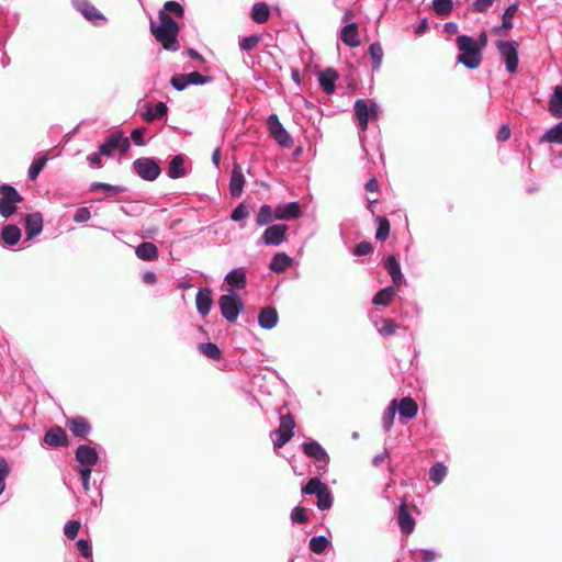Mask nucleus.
<instances>
[{
  "label": "nucleus",
  "instance_id": "58836bf2",
  "mask_svg": "<svg viewBox=\"0 0 562 562\" xmlns=\"http://www.w3.org/2000/svg\"><path fill=\"white\" fill-rule=\"evenodd\" d=\"M374 327L376 331L382 336H392L398 328L396 323L389 318H379L374 321Z\"/></svg>",
  "mask_w": 562,
  "mask_h": 562
},
{
  "label": "nucleus",
  "instance_id": "79ce46f5",
  "mask_svg": "<svg viewBox=\"0 0 562 562\" xmlns=\"http://www.w3.org/2000/svg\"><path fill=\"white\" fill-rule=\"evenodd\" d=\"M317 503H316V506L319 510H328L333 507V504H334V496H333V493L330 491V488L328 487V485L326 487H324L317 495Z\"/></svg>",
  "mask_w": 562,
  "mask_h": 562
},
{
  "label": "nucleus",
  "instance_id": "c85d7f7f",
  "mask_svg": "<svg viewBox=\"0 0 562 562\" xmlns=\"http://www.w3.org/2000/svg\"><path fill=\"white\" fill-rule=\"evenodd\" d=\"M548 110L555 119H562V86L553 88L548 102Z\"/></svg>",
  "mask_w": 562,
  "mask_h": 562
},
{
  "label": "nucleus",
  "instance_id": "f257e3e1",
  "mask_svg": "<svg viewBox=\"0 0 562 562\" xmlns=\"http://www.w3.org/2000/svg\"><path fill=\"white\" fill-rule=\"evenodd\" d=\"M158 19L159 24H156V22L150 19V33L165 49L177 52L180 48L178 41L180 27L178 23L170 14L164 12V10H159Z\"/></svg>",
  "mask_w": 562,
  "mask_h": 562
},
{
  "label": "nucleus",
  "instance_id": "aec40b11",
  "mask_svg": "<svg viewBox=\"0 0 562 562\" xmlns=\"http://www.w3.org/2000/svg\"><path fill=\"white\" fill-rule=\"evenodd\" d=\"M383 267L390 274L394 285H402L405 282L404 274L401 269V265L394 255H389L383 260Z\"/></svg>",
  "mask_w": 562,
  "mask_h": 562
},
{
  "label": "nucleus",
  "instance_id": "4468645a",
  "mask_svg": "<svg viewBox=\"0 0 562 562\" xmlns=\"http://www.w3.org/2000/svg\"><path fill=\"white\" fill-rule=\"evenodd\" d=\"M301 215V205L296 201H291L274 207V220L278 221H292L299 218Z\"/></svg>",
  "mask_w": 562,
  "mask_h": 562
},
{
  "label": "nucleus",
  "instance_id": "0e129e2a",
  "mask_svg": "<svg viewBox=\"0 0 562 562\" xmlns=\"http://www.w3.org/2000/svg\"><path fill=\"white\" fill-rule=\"evenodd\" d=\"M495 0H475L472 4V11L476 13H486Z\"/></svg>",
  "mask_w": 562,
  "mask_h": 562
},
{
  "label": "nucleus",
  "instance_id": "774afa93",
  "mask_svg": "<svg viewBox=\"0 0 562 562\" xmlns=\"http://www.w3.org/2000/svg\"><path fill=\"white\" fill-rule=\"evenodd\" d=\"M419 553L423 562H434L440 558V553L432 549H420Z\"/></svg>",
  "mask_w": 562,
  "mask_h": 562
},
{
  "label": "nucleus",
  "instance_id": "5701e85b",
  "mask_svg": "<svg viewBox=\"0 0 562 562\" xmlns=\"http://www.w3.org/2000/svg\"><path fill=\"white\" fill-rule=\"evenodd\" d=\"M339 37L344 44L350 48L358 47L360 45V38L358 33V24L356 22L348 23L340 29Z\"/></svg>",
  "mask_w": 562,
  "mask_h": 562
},
{
  "label": "nucleus",
  "instance_id": "9d476101",
  "mask_svg": "<svg viewBox=\"0 0 562 562\" xmlns=\"http://www.w3.org/2000/svg\"><path fill=\"white\" fill-rule=\"evenodd\" d=\"M267 126L274 140L281 147L290 148L292 146L293 139L276 113H272L268 116Z\"/></svg>",
  "mask_w": 562,
  "mask_h": 562
},
{
  "label": "nucleus",
  "instance_id": "a18cd8bd",
  "mask_svg": "<svg viewBox=\"0 0 562 562\" xmlns=\"http://www.w3.org/2000/svg\"><path fill=\"white\" fill-rule=\"evenodd\" d=\"M198 349L200 352H202L204 356L212 360H220L222 359V351L220 347L214 342H202L199 344Z\"/></svg>",
  "mask_w": 562,
  "mask_h": 562
},
{
  "label": "nucleus",
  "instance_id": "c03bdc74",
  "mask_svg": "<svg viewBox=\"0 0 562 562\" xmlns=\"http://www.w3.org/2000/svg\"><path fill=\"white\" fill-rule=\"evenodd\" d=\"M376 231H375V239L379 241H384L391 231V224L390 221L385 216H376Z\"/></svg>",
  "mask_w": 562,
  "mask_h": 562
},
{
  "label": "nucleus",
  "instance_id": "39448f33",
  "mask_svg": "<svg viewBox=\"0 0 562 562\" xmlns=\"http://www.w3.org/2000/svg\"><path fill=\"white\" fill-rule=\"evenodd\" d=\"M132 170L142 180L153 182L161 173V167L153 157H140L132 162Z\"/></svg>",
  "mask_w": 562,
  "mask_h": 562
},
{
  "label": "nucleus",
  "instance_id": "49530a36",
  "mask_svg": "<svg viewBox=\"0 0 562 562\" xmlns=\"http://www.w3.org/2000/svg\"><path fill=\"white\" fill-rule=\"evenodd\" d=\"M327 484L322 482L318 477H311L307 483L302 486V493L305 495H317Z\"/></svg>",
  "mask_w": 562,
  "mask_h": 562
},
{
  "label": "nucleus",
  "instance_id": "423d86ee",
  "mask_svg": "<svg viewBox=\"0 0 562 562\" xmlns=\"http://www.w3.org/2000/svg\"><path fill=\"white\" fill-rule=\"evenodd\" d=\"M130 138L125 137L122 131L110 134L102 144H100V153L105 157H112L115 150L125 154L130 150Z\"/></svg>",
  "mask_w": 562,
  "mask_h": 562
},
{
  "label": "nucleus",
  "instance_id": "72a5a7b5",
  "mask_svg": "<svg viewBox=\"0 0 562 562\" xmlns=\"http://www.w3.org/2000/svg\"><path fill=\"white\" fill-rule=\"evenodd\" d=\"M395 294L396 291L391 285L380 289L372 297V304L376 306H389L393 301Z\"/></svg>",
  "mask_w": 562,
  "mask_h": 562
},
{
  "label": "nucleus",
  "instance_id": "412c9836",
  "mask_svg": "<svg viewBox=\"0 0 562 562\" xmlns=\"http://www.w3.org/2000/svg\"><path fill=\"white\" fill-rule=\"evenodd\" d=\"M43 441L54 448L66 447L68 445L67 434L59 426L48 429L43 437Z\"/></svg>",
  "mask_w": 562,
  "mask_h": 562
},
{
  "label": "nucleus",
  "instance_id": "393cba45",
  "mask_svg": "<svg viewBox=\"0 0 562 562\" xmlns=\"http://www.w3.org/2000/svg\"><path fill=\"white\" fill-rule=\"evenodd\" d=\"M225 282L231 286L229 290H243L247 285V277L244 267L232 269L225 276Z\"/></svg>",
  "mask_w": 562,
  "mask_h": 562
},
{
  "label": "nucleus",
  "instance_id": "ea45409f",
  "mask_svg": "<svg viewBox=\"0 0 562 562\" xmlns=\"http://www.w3.org/2000/svg\"><path fill=\"white\" fill-rule=\"evenodd\" d=\"M447 473V465L443 462H436L429 469V480L436 485H439L443 482Z\"/></svg>",
  "mask_w": 562,
  "mask_h": 562
},
{
  "label": "nucleus",
  "instance_id": "4c0bfd02",
  "mask_svg": "<svg viewBox=\"0 0 562 562\" xmlns=\"http://www.w3.org/2000/svg\"><path fill=\"white\" fill-rule=\"evenodd\" d=\"M368 53L372 59L371 68L373 71H379L383 60V49L379 42H373L369 45Z\"/></svg>",
  "mask_w": 562,
  "mask_h": 562
},
{
  "label": "nucleus",
  "instance_id": "4d7b16f0",
  "mask_svg": "<svg viewBox=\"0 0 562 562\" xmlns=\"http://www.w3.org/2000/svg\"><path fill=\"white\" fill-rule=\"evenodd\" d=\"M290 519L293 524H305L308 520L305 507L297 505L290 514Z\"/></svg>",
  "mask_w": 562,
  "mask_h": 562
},
{
  "label": "nucleus",
  "instance_id": "f3484780",
  "mask_svg": "<svg viewBox=\"0 0 562 562\" xmlns=\"http://www.w3.org/2000/svg\"><path fill=\"white\" fill-rule=\"evenodd\" d=\"M167 113V103L158 101L155 105H153L150 102H145L144 112L140 113V117L147 123H153L157 120L166 117Z\"/></svg>",
  "mask_w": 562,
  "mask_h": 562
},
{
  "label": "nucleus",
  "instance_id": "b1692460",
  "mask_svg": "<svg viewBox=\"0 0 562 562\" xmlns=\"http://www.w3.org/2000/svg\"><path fill=\"white\" fill-rule=\"evenodd\" d=\"M186 158L183 154L175 155L171 158L167 170L168 178L176 180L187 176L188 170L184 167Z\"/></svg>",
  "mask_w": 562,
  "mask_h": 562
},
{
  "label": "nucleus",
  "instance_id": "7c9ffc66",
  "mask_svg": "<svg viewBox=\"0 0 562 562\" xmlns=\"http://www.w3.org/2000/svg\"><path fill=\"white\" fill-rule=\"evenodd\" d=\"M90 192H98L101 191L104 194V198L114 196L116 194L123 193L126 191V188L124 186H115L105 182H91L89 186Z\"/></svg>",
  "mask_w": 562,
  "mask_h": 562
},
{
  "label": "nucleus",
  "instance_id": "f8f14e48",
  "mask_svg": "<svg viewBox=\"0 0 562 562\" xmlns=\"http://www.w3.org/2000/svg\"><path fill=\"white\" fill-rule=\"evenodd\" d=\"M289 227L285 224H273L268 226L260 238L266 246H279L285 240Z\"/></svg>",
  "mask_w": 562,
  "mask_h": 562
},
{
  "label": "nucleus",
  "instance_id": "e2e57ef3",
  "mask_svg": "<svg viewBox=\"0 0 562 562\" xmlns=\"http://www.w3.org/2000/svg\"><path fill=\"white\" fill-rule=\"evenodd\" d=\"M77 548L80 552V554L85 558V559H89L92 557V546L90 543L89 540H86V539H79L77 542Z\"/></svg>",
  "mask_w": 562,
  "mask_h": 562
},
{
  "label": "nucleus",
  "instance_id": "f03ea898",
  "mask_svg": "<svg viewBox=\"0 0 562 562\" xmlns=\"http://www.w3.org/2000/svg\"><path fill=\"white\" fill-rule=\"evenodd\" d=\"M457 47L459 55L457 61L465 68L474 70L480 67L482 63V54L480 48H476L475 40L470 35H459L457 37Z\"/></svg>",
  "mask_w": 562,
  "mask_h": 562
},
{
  "label": "nucleus",
  "instance_id": "c756f323",
  "mask_svg": "<svg viewBox=\"0 0 562 562\" xmlns=\"http://www.w3.org/2000/svg\"><path fill=\"white\" fill-rule=\"evenodd\" d=\"M67 427L74 437L82 438L91 430L89 422L83 417H74L67 422Z\"/></svg>",
  "mask_w": 562,
  "mask_h": 562
},
{
  "label": "nucleus",
  "instance_id": "09e8293b",
  "mask_svg": "<svg viewBox=\"0 0 562 562\" xmlns=\"http://www.w3.org/2000/svg\"><path fill=\"white\" fill-rule=\"evenodd\" d=\"M396 411H395V403H390L387 408L382 415V427L386 432H390L393 425H394V417H395Z\"/></svg>",
  "mask_w": 562,
  "mask_h": 562
},
{
  "label": "nucleus",
  "instance_id": "2eb2a0df",
  "mask_svg": "<svg viewBox=\"0 0 562 562\" xmlns=\"http://www.w3.org/2000/svg\"><path fill=\"white\" fill-rule=\"evenodd\" d=\"M44 220L41 212L29 213L24 217V228L26 232V240H32L43 231Z\"/></svg>",
  "mask_w": 562,
  "mask_h": 562
},
{
  "label": "nucleus",
  "instance_id": "20e7f679",
  "mask_svg": "<svg viewBox=\"0 0 562 562\" xmlns=\"http://www.w3.org/2000/svg\"><path fill=\"white\" fill-rule=\"evenodd\" d=\"M23 201L20 192L10 183L0 186V215L8 220L18 212V203Z\"/></svg>",
  "mask_w": 562,
  "mask_h": 562
},
{
  "label": "nucleus",
  "instance_id": "dca6fc26",
  "mask_svg": "<svg viewBox=\"0 0 562 562\" xmlns=\"http://www.w3.org/2000/svg\"><path fill=\"white\" fill-rule=\"evenodd\" d=\"M390 403H395V411L401 418L413 419L418 413V405L411 396L393 398Z\"/></svg>",
  "mask_w": 562,
  "mask_h": 562
},
{
  "label": "nucleus",
  "instance_id": "bb28decb",
  "mask_svg": "<svg viewBox=\"0 0 562 562\" xmlns=\"http://www.w3.org/2000/svg\"><path fill=\"white\" fill-rule=\"evenodd\" d=\"M338 80L337 71L328 67L318 75V82L323 91L327 94H331L336 89V81Z\"/></svg>",
  "mask_w": 562,
  "mask_h": 562
},
{
  "label": "nucleus",
  "instance_id": "a19ab883",
  "mask_svg": "<svg viewBox=\"0 0 562 562\" xmlns=\"http://www.w3.org/2000/svg\"><path fill=\"white\" fill-rule=\"evenodd\" d=\"M274 218V209L269 204H262L256 215V224L266 226L272 223Z\"/></svg>",
  "mask_w": 562,
  "mask_h": 562
},
{
  "label": "nucleus",
  "instance_id": "052dcab7",
  "mask_svg": "<svg viewBox=\"0 0 562 562\" xmlns=\"http://www.w3.org/2000/svg\"><path fill=\"white\" fill-rule=\"evenodd\" d=\"M373 251V245L371 241L362 240L355 246L352 249V254L357 257H362L371 254Z\"/></svg>",
  "mask_w": 562,
  "mask_h": 562
},
{
  "label": "nucleus",
  "instance_id": "338daca9",
  "mask_svg": "<svg viewBox=\"0 0 562 562\" xmlns=\"http://www.w3.org/2000/svg\"><path fill=\"white\" fill-rule=\"evenodd\" d=\"M145 133H146L145 127L134 128L131 133V139L134 142L135 145L144 146L146 144V142L144 139Z\"/></svg>",
  "mask_w": 562,
  "mask_h": 562
},
{
  "label": "nucleus",
  "instance_id": "69168bd1",
  "mask_svg": "<svg viewBox=\"0 0 562 562\" xmlns=\"http://www.w3.org/2000/svg\"><path fill=\"white\" fill-rule=\"evenodd\" d=\"M90 217H91L90 210L86 206H80L76 210L72 220L76 223H85L88 220H90Z\"/></svg>",
  "mask_w": 562,
  "mask_h": 562
},
{
  "label": "nucleus",
  "instance_id": "6e6d98bb",
  "mask_svg": "<svg viewBox=\"0 0 562 562\" xmlns=\"http://www.w3.org/2000/svg\"><path fill=\"white\" fill-rule=\"evenodd\" d=\"M168 14H173L177 18L184 15V8L177 1H166L162 9Z\"/></svg>",
  "mask_w": 562,
  "mask_h": 562
},
{
  "label": "nucleus",
  "instance_id": "864d4df0",
  "mask_svg": "<svg viewBox=\"0 0 562 562\" xmlns=\"http://www.w3.org/2000/svg\"><path fill=\"white\" fill-rule=\"evenodd\" d=\"M186 79L190 86H203L213 81L211 76H204L198 71L186 74Z\"/></svg>",
  "mask_w": 562,
  "mask_h": 562
},
{
  "label": "nucleus",
  "instance_id": "e433bc0d",
  "mask_svg": "<svg viewBox=\"0 0 562 562\" xmlns=\"http://www.w3.org/2000/svg\"><path fill=\"white\" fill-rule=\"evenodd\" d=\"M47 161L48 157L45 154H40L33 159L27 170V177L31 181H35L37 179Z\"/></svg>",
  "mask_w": 562,
  "mask_h": 562
},
{
  "label": "nucleus",
  "instance_id": "8fccbe9b",
  "mask_svg": "<svg viewBox=\"0 0 562 562\" xmlns=\"http://www.w3.org/2000/svg\"><path fill=\"white\" fill-rule=\"evenodd\" d=\"M518 7V3L514 2L510 3L505 9V11L502 14V24L499 25V27H505V30H509L513 27V15L517 12Z\"/></svg>",
  "mask_w": 562,
  "mask_h": 562
},
{
  "label": "nucleus",
  "instance_id": "7ed1b4c3",
  "mask_svg": "<svg viewBox=\"0 0 562 562\" xmlns=\"http://www.w3.org/2000/svg\"><path fill=\"white\" fill-rule=\"evenodd\" d=\"M218 307L223 318L228 323H235L245 306L241 297L236 291L227 290L226 294L220 296Z\"/></svg>",
  "mask_w": 562,
  "mask_h": 562
},
{
  "label": "nucleus",
  "instance_id": "bf43d9fd",
  "mask_svg": "<svg viewBox=\"0 0 562 562\" xmlns=\"http://www.w3.org/2000/svg\"><path fill=\"white\" fill-rule=\"evenodd\" d=\"M171 87L177 91L186 90L190 85L186 79V74H176L170 78Z\"/></svg>",
  "mask_w": 562,
  "mask_h": 562
},
{
  "label": "nucleus",
  "instance_id": "9b49d317",
  "mask_svg": "<svg viewBox=\"0 0 562 562\" xmlns=\"http://www.w3.org/2000/svg\"><path fill=\"white\" fill-rule=\"evenodd\" d=\"M75 459L78 462L77 469H88L92 471V468L99 460V454L95 448L89 445H80L75 451Z\"/></svg>",
  "mask_w": 562,
  "mask_h": 562
},
{
  "label": "nucleus",
  "instance_id": "680f3d73",
  "mask_svg": "<svg viewBox=\"0 0 562 562\" xmlns=\"http://www.w3.org/2000/svg\"><path fill=\"white\" fill-rule=\"evenodd\" d=\"M81 524L78 520H69L64 527V533L68 539H75L79 532Z\"/></svg>",
  "mask_w": 562,
  "mask_h": 562
},
{
  "label": "nucleus",
  "instance_id": "f704fd0d",
  "mask_svg": "<svg viewBox=\"0 0 562 562\" xmlns=\"http://www.w3.org/2000/svg\"><path fill=\"white\" fill-rule=\"evenodd\" d=\"M270 16V8L266 2H256L250 10V18L256 23H265Z\"/></svg>",
  "mask_w": 562,
  "mask_h": 562
},
{
  "label": "nucleus",
  "instance_id": "3c124183",
  "mask_svg": "<svg viewBox=\"0 0 562 562\" xmlns=\"http://www.w3.org/2000/svg\"><path fill=\"white\" fill-rule=\"evenodd\" d=\"M280 413V425L277 429L281 431L289 432L291 435H294L293 430L295 427V422L293 416L290 413L282 414V408L279 409Z\"/></svg>",
  "mask_w": 562,
  "mask_h": 562
},
{
  "label": "nucleus",
  "instance_id": "6e6552de",
  "mask_svg": "<svg viewBox=\"0 0 562 562\" xmlns=\"http://www.w3.org/2000/svg\"><path fill=\"white\" fill-rule=\"evenodd\" d=\"M302 451L307 458L315 461L318 471L327 470L330 460L329 454L318 441L314 439L304 441Z\"/></svg>",
  "mask_w": 562,
  "mask_h": 562
},
{
  "label": "nucleus",
  "instance_id": "a878e982",
  "mask_svg": "<svg viewBox=\"0 0 562 562\" xmlns=\"http://www.w3.org/2000/svg\"><path fill=\"white\" fill-rule=\"evenodd\" d=\"M213 305L212 291L209 288L199 289L195 295V306L200 315L206 316Z\"/></svg>",
  "mask_w": 562,
  "mask_h": 562
},
{
  "label": "nucleus",
  "instance_id": "0eeeda50",
  "mask_svg": "<svg viewBox=\"0 0 562 562\" xmlns=\"http://www.w3.org/2000/svg\"><path fill=\"white\" fill-rule=\"evenodd\" d=\"M71 4L93 26L102 27L108 23L106 16L89 0H71Z\"/></svg>",
  "mask_w": 562,
  "mask_h": 562
},
{
  "label": "nucleus",
  "instance_id": "1a4fd4ad",
  "mask_svg": "<svg viewBox=\"0 0 562 562\" xmlns=\"http://www.w3.org/2000/svg\"><path fill=\"white\" fill-rule=\"evenodd\" d=\"M496 47H497L499 54L505 59L506 71L509 74H515L517 71L518 64H519L518 43L514 40H512V41L498 40L496 42Z\"/></svg>",
  "mask_w": 562,
  "mask_h": 562
},
{
  "label": "nucleus",
  "instance_id": "6ab92c4d",
  "mask_svg": "<svg viewBox=\"0 0 562 562\" xmlns=\"http://www.w3.org/2000/svg\"><path fill=\"white\" fill-rule=\"evenodd\" d=\"M246 183L245 176L243 173V169L238 164H234L231 178H229V193L233 198H238L241 195L244 191V187Z\"/></svg>",
  "mask_w": 562,
  "mask_h": 562
},
{
  "label": "nucleus",
  "instance_id": "a211bd4d",
  "mask_svg": "<svg viewBox=\"0 0 562 562\" xmlns=\"http://www.w3.org/2000/svg\"><path fill=\"white\" fill-rule=\"evenodd\" d=\"M396 518L403 535H411L414 531L415 519L405 503H401L397 507Z\"/></svg>",
  "mask_w": 562,
  "mask_h": 562
},
{
  "label": "nucleus",
  "instance_id": "13d9d810",
  "mask_svg": "<svg viewBox=\"0 0 562 562\" xmlns=\"http://www.w3.org/2000/svg\"><path fill=\"white\" fill-rule=\"evenodd\" d=\"M271 436L276 437L273 439V448L274 449L281 448L286 442H289L291 440V438L293 437V435L285 432V431H281L279 429L272 430Z\"/></svg>",
  "mask_w": 562,
  "mask_h": 562
},
{
  "label": "nucleus",
  "instance_id": "603ef678",
  "mask_svg": "<svg viewBox=\"0 0 562 562\" xmlns=\"http://www.w3.org/2000/svg\"><path fill=\"white\" fill-rule=\"evenodd\" d=\"M250 214L248 205L245 202H240L237 206L232 211L229 218L233 222H241L246 220Z\"/></svg>",
  "mask_w": 562,
  "mask_h": 562
},
{
  "label": "nucleus",
  "instance_id": "37998d69",
  "mask_svg": "<svg viewBox=\"0 0 562 562\" xmlns=\"http://www.w3.org/2000/svg\"><path fill=\"white\" fill-rule=\"evenodd\" d=\"M329 544L330 540L326 536H314L308 541V548L315 554L324 553Z\"/></svg>",
  "mask_w": 562,
  "mask_h": 562
},
{
  "label": "nucleus",
  "instance_id": "473e14b6",
  "mask_svg": "<svg viewBox=\"0 0 562 562\" xmlns=\"http://www.w3.org/2000/svg\"><path fill=\"white\" fill-rule=\"evenodd\" d=\"M21 236V229L15 224H7L1 229V239L7 246L16 245Z\"/></svg>",
  "mask_w": 562,
  "mask_h": 562
},
{
  "label": "nucleus",
  "instance_id": "2f4dec72",
  "mask_svg": "<svg viewBox=\"0 0 562 562\" xmlns=\"http://www.w3.org/2000/svg\"><path fill=\"white\" fill-rule=\"evenodd\" d=\"M137 258L144 261H151L158 258V248L151 241H143L135 248Z\"/></svg>",
  "mask_w": 562,
  "mask_h": 562
},
{
  "label": "nucleus",
  "instance_id": "c9c22d12",
  "mask_svg": "<svg viewBox=\"0 0 562 562\" xmlns=\"http://www.w3.org/2000/svg\"><path fill=\"white\" fill-rule=\"evenodd\" d=\"M539 142L562 145V121L547 130Z\"/></svg>",
  "mask_w": 562,
  "mask_h": 562
},
{
  "label": "nucleus",
  "instance_id": "5fc2aeb1",
  "mask_svg": "<svg viewBox=\"0 0 562 562\" xmlns=\"http://www.w3.org/2000/svg\"><path fill=\"white\" fill-rule=\"evenodd\" d=\"M260 40L261 37L257 34L245 36L239 41V47L241 50L250 52L259 44Z\"/></svg>",
  "mask_w": 562,
  "mask_h": 562
},
{
  "label": "nucleus",
  "instance_id": "de8ad7c7",
  "mask_svg": "<svg viewBox=\"0 0 562 562\" xmlns=\"http://www.w3.org/2000/svg\"><path fill=\"white\" fill-rule=\"evenodd\" d=\"M431 8L437 15H448L453 10L452 0H432Z\"/></svg>",
  "mask_w": 562,
  "mask_h": 562
},
{
  "label": "nucleus",
  "instance_id": "4be33fe9",
  "mask_svg": "<svg viewBox=\"0 0 562 562\" xmlns=\"http://www.w3.org/2000/svg\"><path fill=\"white\" fill-rule=\"evenodd\" d=\"M279 322V314L276 307L266 306L259 311L258 325L266 330L273 329Z\"/></svg>",
  "mask_w": 562,
  "mask_h": 562
},
{
  "label": "nucleus",
  "instance_id": "ddd939ff",
  "mask_svg": "<svg viewBox=\"0 0 562 562\" xmlns=\"http://www.w3.org/2000/svg\"><path fill=\"white\" fill-rule=\"evenodd\" d=\"M356 117L378 119L380 115V105L374 100L357 99L353 104Z\"/></svg>",
  "mask_w": 562,
  "mask_h": 562
},
{
  "label": "nucleus",
  "instance_id": "cd10ccee",
  "mask_svg": "<svg viewBox=\"0 0 562 562\" xmlns=\"http://www.w3.org/2000/svg\"><path fill=\"white\" fill-rule=\"evenodd\" d=\"M293 263L292 257H290L286 252L280 251L276 252L269 265L268 268L276 273H282L286 269H289Z\"/></svg>",
  "mask_w": 562,
  "mask_h": 562
}]
</instances>
